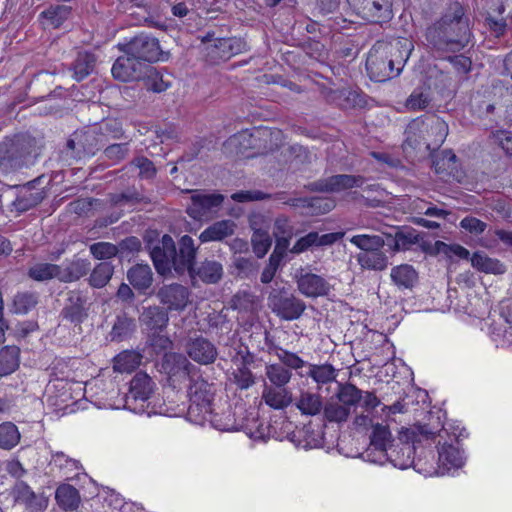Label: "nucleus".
<instances>
[{
    "mask_svg": "<svg viewBox=\"0 0 512 512\" xmlns=\"http://www.w3.org/2000/svg\"><path fill=\"white\" fill-rule=\"evenodd\" d=\"M135 331L133 322H114L108 335L110 341L121 342L128 339Z\"/></svg>",
    "mask_w": 512,
    "mask_h": 512,
    "instance_id": "6e6d98bb",
    "label": "nucleus"
},
{
    "mask_svg": "<svg viewBox=\"0 0 512 512\" xmlns=\"http://www.w3.org/2000/svg\"><path fill=\"white\" fill-rule=\"evenodd\" d=\"M55 499L59 507L65 511L77 510L81 504L79 491L70 484H61L55 491Z\"/></svg>",
    "mask_w": 512,
    "mask_h": 512,
    "instance_id": "b1692460",
    "label": "nucleus"
},
{
    "mask_svg": "<svg viewBox=\"0 0 512 512\" xmlns=\"http://www.w3.org/2000/svg\"><path fill=\"white\" fill-rule=\"evenodd\" d=\"M253 251L257 257L262 258L271 247L272 240L269 232H254L251 238Z\"/></svg>",
    "mask_w": 512,
    "mask_h": 512,
    "instance_id": "5fc2aeb1",
    "label": "nucleus"
},
{
    "mask_svg": "<svg viewBox=\"0 0 512 512\" xmlns=\"http://www.w3.org/2000/svg\"><path fill=\"white\" fill-rule=\"evenodd\" d=\"M438 455L439 473L441 474L452 468L459 469L464 464L463 451L453 444H447L446 442L441 444L438 441Z\"/></svg>",
    "mask_w": 512,
    "mask_h": 512,
    "instance_id": "a211bd4d",
    "label": "nucleus"
},
{
    "mask_svg": "<svg viewBox=\"0 0 512 512\" xmlns=\"http://www.w3.org/2000/svg\"><path fill=\"white\" fill-rule=\"evenodd\" d=\"M297 286L303 295L311 298L326 296L331 290V285L325 278L310 272L300 273Z\"/></svg>",
    "mask_w": 512,
    "mask_h": 512,
    "instance_id": "4468645a",
    "label": "nucleus"
},
{
    "mask_svg": "<svg viewBox=\"0 0 512 512\" xmlns=\"http://www.w3.org/2000/svg\"><path fill=\"white\" fill-rule=\"evenodd\" d=\"M91 254L99 260L110 259L118 253L116 245L108 242H98L90 246Z\"/></svg>",
    "mask_w": 512,
    "mask_h": 512,
    "instance_id": "bf43d9fd",
    "label": "nucleus"
},
{
    "mask_svg": "<svg viewBox=\"0 0 512 512\" xmlns=\"http://www.w3.org/2000/svg\"><path fill=\"white\" fill-rule=\"evenodd\" d=\"M431 91L429 87H417L406 99L405 107L409 111L424 110L430 104Z\"/></svg>",
    "mask_w": 512,
    "mask_h": 512,
    "instance_id": "4c0bfd02",
    "label": "nucleus"
},
{
    "mask_svg": "<svg viewBox=\"0 0 512 512\" xmlns=\"http://www.w3.org/2000/svg\"><path fill=\"white\" fill-rule=\"evenodd\" d=\"M339 104L344 109H350L364 104V98L357 90L344 89L340 92Z\"/></svg>",
    "mask_w": 512,
    "mask_h": 512,
    "instance_id": "13d9d810",
    "label": "nucleus"
},
{
    "mask_svg": "<svg viewBox=\"0 0 512 512\" xmlns=\"http://www.w3.org/2000/svg\"><path fill=\"white\" fill-rule=\"evenodd\" d=\"M60 265L51 263H36L30 267L28 275L35 281L59 280Z\"/></svg>",
    "mask_w": 512,
    "mask_h": 512,
    "instance_id": "a19ab883",
    "label": "nucleus"
},
{
    "mask_svg": "<svg viewBox=\"0 0 512 512\" xmlns=\"http://www.w3.org/2000/svg\"><path fill=\"white\" fill-rule=\"evenodd\" d=\"M396 441L397 439L392 438L391 431L387 425L377 423L373 425L370 443L364 452V457L369 462L382 465L387 462L390 444Z\"/></svg>",
    "mask_w": 512,
    "mask_h": 512,
    "instance_id": "9d476101",
    "label": "nucleus"
},
{
    "mask_svg": "<svg viewBox=\"0 0 512 512\" xmlns=\"http://www.w3.org/2000/svg\"><path fill=\"white\" fill-rule=\"evenodd\" d=\"M265 376L270 382L269 386L285 388L292 377V373L281 364H268L265 367Z\"/></svg>",
    "mask_w": 512,
    "mask_h": 512,
    "instance_id": "e433bc0d",
    "label": "nucleus"
},
{
    "mask_svg": "<svg viewBox=\"0 0 512 512\" xmlns=\"http://www.w3.org/2000/svg\"><path fill=\"white\" fill-rule=\"evenodd\" d=\"M191 204L187 207L188 215L194 220H210L223 203L224 196L220 193H207L201 190H189Z\"/></svg>",
    "mask_w": 512,
    "mask_h": 512,
    "instance_id": "1a4fd4ad",
    "label": "nucleus"
},
{
    "mask_svg": "<svg viewBox=\"0 0 512 512\" xmlns=\"http://www.w3.org/2000/svg\"><path fill=\"white\" fill-rule=\"evenodd\" d=\"M344 236L343 232H332L319 235L317 232H310L297 240L291 248V253L299 254L312 247L330 246Z\"/></svg>",
    "mask_w": 512,
    "mask_h": 512,
    "instance_id": "dca6fc26",
    "label": "nucleus"
},
{
    "mask_svg": "<svg viewBox=\"0 0 512 512\" xmlns=\"http://www.w3.org/2000/svg\"><path fill=\"white\" fill-rule=\"evenodd\" d=\"M90 269L87 260L76 259L63 266H60L59 281L74 282L86 275Z\"/></svg>",
    "mask_w": 512,
    "mask_h": 512,
    "instance_id": "c85d7f7f",
    "label": "nucleus"
},
{
    "mask_svg": "<svg viewBox=\"0 0 512 512\" xmlns=\"http://www.w3.org/2000/svg\"><path fill=\"white\" fill-rule=\"evenodd\" d=\"M419 242V234L412 228L402 229L394 236V250H409Z\"/></svg>",
    "mask_w": 512,
    "mask_h": 512,
    "instance_id": "8fccbe9b",
    "label": "nucleus"
},
{
    "mask_svg": "<svg viewBox=\"0 0 512 512\" xmlns=\"http://www.w3.org/2000/svg\"><path fill=\"white\" fill-rule=\"evenodd\" d=\"M125 53L132 55L146 64L168 59V53L162 51L157 38L141 33L125 45Z\"/></svg>",
    "mask_w": 512,
    "mask_h": 512,
    "instance_id": "6e6552de",
    "label": "nucleus"
},
{
    "mask_svg": "<svg viewBox=\"0 0 512 512\" xmlns=\"http://www.w3.org/2000/svg\"><path fill=\"white\" fill-rule=\"evenodd\" d=\"M233 382L239 389H248L255 383V377L249 367L241 365L233 373Z\"/></svg>",
    "mask_w": 512,
    "mask_h": 512,
    "instance_id": "4d7b16f0",
    "label": "nucleus"
},
{
    "mask_svg": "<svg viewBox=\"0 0 512 512\" xmlns=\"http://www.w3.org/2000/svg\"><path fill=\"white\" fill-rule=\"evenodd\" d=\"M13 495L15 501L22 502L28 507H32L36 500V494L24 481L16 482L13 488Z\"/></svg>",
    "mask_w": 512,
    "mask_h": 512,
    "instance_id": "864d4df0",
    "label": "nucleus"
},
{
    "mask_svg": "<svg viewBox=\"0 0 512 512\" xmlns=\"http://www.w3.org/2000/svg\"><path fill=\"white\" fill-rule=\"evenodd\" d=\"M448 135V125L437 116L417 117L405 130L403 148L416 149L425 146L428 150L440 147Z\"/></svg>",
    "mask_w": 512,
    "mask_h": 512,
    "instance_id": "39448f33",
    "label": "nucleus"
},
{
    "mask_svg": "<svg viewBox=\"0 0 512 512\" xmlns=\"http://www.w3.org/2000/svg\"><path fill=\"white\" fill-rule=\"evenodd\" d=\"M186 351L191 359L204 365L213 363L217 357L216 347L203 337L190 338Z\"/></svg>",
    "mask_w": 512,
    "mask_h": 512,
    "instance_id": "2eb2a0df",
    "label": "nucleus"
},
{
    "mask_svg": "<svg viewBox=\"0 0 512 512\" xmlns=\"http://www.w3.org/2000/svg\"><path fill=\"white\" fill-rule=\"evenodd\" d=\"M228 145L239 151L245 150L252 145V135L248 130L241 131L229 138Z\"/></svg>",
    "mask_w": 512,
    "mask_h": 512,
    "instance_id": "69168bd1",
    "label": "nucleus"
},
{
    "mask_svg": "<svg viewBox=\"0 0 512 512\" xmlns=\"http://www.w3.org/2000/svg\"><path fill=\"white\" fill-rule=\"evenodd\" d=\"M289 204L294 207L306 208L308 209L307 213L312 215L325 214L334 208V202L323 197L291 199Z\"/></svg>",
    "mask_w": 512,
    "mask_h": 512,
    "instance_id": "393cba45",
    "label": "nucleus"
},
{
    "mask_svg": "<svg viewBox=\"0 0 512 512\" xmlns=\"http://www.w3.org/2000/svg\"><path fill=\"white\" fill-rule=\"evenodd\" d=\"M198 275L206 283H216L223 275V267L217 261H205L199 267Z\"/></svg>",
    "mask_w": 512,
    "mask_h": 512,
    "instance_id": "09e8293b",
    "label": "nucleus"
},
{
    "mask_svg": "<svg viewBox=\"0 0 512 512\" xmlns=\"http://www.w3.org/2000/svg\"><path fill=\"white\" fill-rule=\"evenodd\" d=\"M155 383L145 372L136 373L130 381V388L125 396V408L134 413H145L149 407L148 400L154 391Z\"/></svg>",
    "mask_w": 512,
    "mask_h": 512,
    "instance_id": "0eeeda50",
    "label": "nucleus"
},
{
    "mask_svg": "<svg viewBox=\"0 0 512 512\" xmlns=\"http://www.w3.org/2000/svg\"><path fill=\"white\" fill-rule=\"evenodd\" d=\"M472 266L480 272L500 275L505 273L506 267L498 259L491 258L482 252H475L471 257Z\"/></svg>",
    "mask_w": 512,
    "mask_h": 512,
    "instance_id": "c756f323",
    "label": "nucleus"
},
{
    "mask_svg": "<svg viewBox=\"0 0 512 512\" xmlns=\"http://www.w3.org/2000/svg\"><path fill=\"white\" fill-rule=\"evenodd\" d=\"M95 65V57L88 52H79L73 64V77L77 81L86 78L92 71Z\"/></svg>",
    "mask_w": 512,
    "mask_h": 512,
    "instance_id": "ea45409f",
    "label": "nucleus"
},
{
    "mask_svg": "<svg viewBox=\"0 0 512 512\" xmlns=\"http://www.w3.org/2000/svg\"><path fill=\"white\" fill-rule=\"evenodd\" d=\"M52 462L60 469H67L68 472H75L82 467L78 460L66 456L61 451L52 454Z\"/></svg>",
    "mask_w": 512,
    "mask_h": 512,
    "instance_id": "680f3d73",
    "label": "nucleus"
},
{
    "mask_svg": "<svg viewBox=\"0 0 512 512\" xmlns=\"http://www.w3.org/2000/svg\"><path fill=\"white\" fill-rule=\"evenodd\" d=\"M426 39L437 52H456L469 42L470 30L459 3L449 6L443 16L427 29Z\"/></svg>",
    "mask_w": 512,
    "mask_h": 512,
    "instance_id": "f257e3e1",
    "label": "nucleus"
},
{
    "mask_svg": "<svg viewBox=\"0 0 512 512\" xmlns=\"http://www.w3.org/2000/svg\"><path fill=\"white\" fill-rule=\"evenodd\" d=\"M443 426L438 422L437 426L421 424L408 429L402 427L398 433L396 442H392L387 453V462L399 469H407L414 463V444L422 441L443 438ZM445 434H448L445 431Z\"/></svg>",
    "mask_w": 512,
    "mask_h": 512,
    "instance_id": "20e7f679",
    "label": "nucleus"
},
{
    "mask_svg": "<svg viewBox=\"0 0 512 512\" xmlns=\"http://www.w3.org/2000/svg\"><path fill=\"white\" fill-rule=\"evenodd\" d=\"M459 225L465 231L475 235L482 234L487 228V224L485 222L473 216L463 218Z\"/></svg>",
    "mask_w": 512,
    "mask_h": 512,
    "instance_id": "0e129e2a",
    "label": "nucleus"
},
{
    "mask_svg": "<svg viewBox=\"0 0 512 512\" xmlns=\"http://www.w3.org/2000/svg\"><path fill=\"white\" fill-rule=\"evenodd\" d=\"M142 358L143 356L139 352L123 351L114 358L113 369L120 373H129L141 364Z\"/></svg>",
    "mask_w": 512,
    "mask_h": 512,
    "instance_id": "72a5a7b5",
    "label": "nucleus"
},
{
    "mask_svg": "<svg viewBox=\"0 0 512 512\" xmlns=\"http://www.w3.org/2000/svg\"><path fill=\"white\" fill-rule=\"evenodd\" d=\"M262 399L269 407L280 410L291 404L292 395L286 388L272 387L265 383L262 391Z\"/></svg>",
    "mask_w": 512,
    "mask_h": 512,
    "instance_id": "5701e85b",
    "label": "nucleus"
},
{
    "mask_svg": "<svg viewBox=\"0 0 512 512\" xmlns=\"http://www.w3.org/2000/svg\"><path fill=\"white\" fill-rule=\"evenodd\" d=\"M20 349L17 346H5L0 350V377L8 376L19 368Z\"/></svg>",
    "mask_w": 512,
    "mask_h": 512,
    "instance_id": "7c9ffc66",
    "label": "nucleus"
},
{
    "mask_svg": "<svg viewBox=\"0 0 512 512\" xmlns=\"http://www.w3.org/2000/svg\"><path fill=\"white\" fill-rule=\"evenodd\" d=\"M414 46L405 38H398L390 43H377L369 52L366 68L370 77L383 82L398 76L410 57Z\"/></svg>",
    "mask_w": 512,
    "mask_h": 512,
    "instance_id": "f03ea898",
    "label": "nucleus"
},
{
    "mask_svg": "<svg viewBox=\"0 0 512 512\" xmlns=\"http://www.w3.org/2000/svg\"><path fill=\"white\" fill-rule=\"evenodd\" d=\"M238 40L232 38L218 39L214 45L215 49L219 50L218 56L223 59H228L231 55L238 53L239 49L235 48Z\"/></svg>",
    "mask_w": 512,
    "mask_h": 512,
    "instance_id": "e2e57ef3",
    "label": "nucleus"
},
{
    "mask_svg": "<svg viewBox=\"0 0 512 512\" xmlns=\"http://www.w3.org/2000/svg\"><path fill=\"white\" fill-rule=\"evenodd\" d=\"M20 441L18 428L12 422L0 424V448L10 450Z\"/></svg>",
    "mask_w": 512,
    "mask_h": 512,
    "instance_id": "a18cd8bd",
    "label": "nucleus"
},
{
    "mask_svg": "<svg viewBox=\"0 0 512 512\" xmlns=\"http://www.w3.org/2000/svg\"><path fill=\"white\" fill-rule=\"evenodd\" d=\"M44 198L43 192L25 189L13 202V206L19 212H24L39 204Z\"/></svg>",
    "mask_w": 512,
    "mask_h": 512,
    "instance_id": "49530a36",
    "label": "nucleus"
},
{
    "mask_svg": "<svg viewBox=\"0 0 512 512\" xmlns=\"http://www.w3.org/2000/svg\"><path fill=\"white\" fill-rule=\"evenodd\" d=\"M269 306L276 312L277 316L284 320H295L305 310L304 303L295 297H284L281 291L274 290L270 293Z\"/></svg>",
    "mask_w": 512,
    "mask_h": 512,
    "instance_id": "f8f14e48",
    "label": "nucleus"
},
{
    "mask_svg": "<svg viewBox=\"0 0 512 512\" xmlns=\"http://www.w3.org/2000/svg\"><path fill=\"white\" fill-rule=\"evenodd\" d=\"M434 248L437 253L444 254L449 258L458 257L460 259H468L470 256L469 251L459 244H446L442 241H436Z\"/></svg>",
    "mask_w": 512,
    "mask_h": 512,
    "instance_id": "3c124183",
    "label": "nucleus"
},
{
    "mask_svg": "<svg viewBox=\"0 0 512 512\" xmlns=\"http://www.w3.org/2000/svg\"><path fill=\"white\" fill-rule=\"evenodd\" d=\"M236 227V223L230 219L217 221L202 231L199 239L202 243L223 241L234 234Z\"/></svg>",
    "mask_w": 512,
    "mask_h": 512,
    "instance_id": "4be33fe9",
    "label": "nucleus"
},
{
    "mask_svg": "<svg viewBox=\"0 0 512 512\" xmlns=\"http://www.w3.org/2000/svg\"><path fill=\"white\" fill-rule=\"evenodd\" d=\"M392 282L400 289H411L418 280V273L409 264H401L391 269Z\"/></svg>",
    "mask_w": 512,
    "mask_h": 512,
    "instance_id": "a878e982",
    "label": "nucleus"
},
{
    "mask_svg": "<svg viewBox=\"0 0 512 512\" xmlns=\"http://www.w3.org/2000/svg\"><path fill=\"white\" fill-rule=\"evenodd\" d=\"M350 413L351 411L349 410V407L345 406L338 399H331L323 406L324 417L329 422H345Z\"/></svg>",
    "mask_w": 512,
    "mask_h": 512,
    "instance_id": "58836bf2",
    "label": "nucleus"
},
{
    "mask_svg": "<svg viewBox=\"0 0 512 512\" xmlns=\"http://www.w3.org/2000/svg\"><path fill=\"white\" fill-rule=\"evenodd\" d=\"M215 393V385L203 379L198 373L190 379L188 387L190 405L187 414L192 422L202 424L213 413Z\"/></svg>",
    "mask_w": 512,
    "mask_h": 512,
    "instance_id": "423d86ee",
    "label": "nucleus"
},
{
    "mask_svg": "<svg viewBox=\"0 0 512 512\" xmlns=\"http://www.w3.org/2000/svg\"><path fill=\"white\" fill-rule=\"evenodd\" d=\"M494 142L497 143L506 152L512 156V132L497 131L493 134Z\"/></svg>",
    "mask_w": 512,
    "mask_h": 512,
    "instance_id": "774afa93",
    "label": "nucleus"
},
{
    "mask_svg": "<svg viewBox=\"0 0 512 512\" xmlns=\"http://www.w3.org/2000/svg\"><path fill=\"white\" fill-rule=\"evenodd\" d=\"M165 329L166 323L150 328L147 343L156 354L166 352L172 348L173 342L164 334Z\"/></svg>",
    "mask_w": 512,
    "mask_h": 512,
    "instance_id": "2f4dec72",
    "label": "nucleus"
},
{
    "mask_svg": "<svg viewBox=\"0 0 512 512\" xmlns=\"http://www.w3.org/2000/svg\"><path fill=\"white\" fill-rule=\"evenodd\" d=\"M36 304V294L30 292L18 293L13 300V309L16 314H26Z\"/></svg>",
    "mask_w": 512,
    "mask_h": 512,
    "instance_id": "603ef678",
    "label": "nucleus"
},
{
    "mask_svg": "<svg viewBox=\"0 0 512 512\" xmlns=\"http://www.w3.org/2000/svg\"><path fill=\"white\" fill-rule=\"evenodd\" d=\"M147 68V64L126 53L115 61L111 72L115 79L127 82L140 79Z\"/></svg>",
    "mask_w": 512,
    "mask_h": 512,
    "instance_id": "ddd939ff",
    "label": "nucleus"
},
{
    "mask_svg": "<svg viewBox=\"0 0 512 512\" xmlns=\"http://www.w3.org/2000/svg\"><path fill=\"white\" fill-rule=\"evenodd\" d=\"M196 247L193 239L184 235L179 242L177 251L171 236L165 234L155 245L150 246V256L156 271L165 276L174 269L177 274L191 272L196 258Z\"/></svg>",
    "mask_w": 512,
    "mask_h": 512,
    "instance_id": "7ed1b4c3",
    "label": "nucleus"
},
{
    "mask_svg": "<svg viewBox=\"0 0 512 512\" xmlns=\"http://www.w3.org/2000/svg\"><path fill=\"white\" fill-rule=\"evenodd\" d=\"M132 163L139 169V176L142 178L150 179L156 173V169L152 161L145 157H137Z\"/></svg>",
    "mask_w": 512,
    "mask_h": 512,
    "instance_id": "338daca9",
    "label": "nucleus"
},
{
    "mask_svg": "<svg viewBox=\"0 0 512 512\" xmlns=\"http://www.w3.org/2000/svg\"><path fill=\"white\" fill-rule=\"evenodd\" d=\"M266 344L268 346V352L274 353L281 361V365H285L291 369L302 368L305 362L295 353L289 352L283 348L276 346L268 338V333L265 331Z\"/></svg>",
    "mask_w": 512,
    "mask_h": 512,
    "instance_id": "f704fd0d",
    "label": "nucleus"
},
{
    "mask_svg": "<svg viewBox=\"0 0 512 512\" xmlns=\"http://www.w3.org/2000/svg\"><path fill=\"white\" fill-rule=\"evenodd\" d=\"M91 304L80 292H71L63 308V316L68 320H81L89 317Z\"/></svg>",
    "mask_w": 512,
    "mask_h": 512,
    "instance_id": "412c9836",
    "label": "nucleus"
},
{
    "mask_svg": "<svg viewBox=\"0 0 512 512\" xmlns=\"http://www.w3.org/2000/svg\"><path fill=\"white\" fill-rule=\"evenodd\" d=\"M350 242L358 247L361 252L381 250L385 245L383 237L379 235H354L350 238Z\"/></svg>",
    "mask_w": 512,
    "mask_h": 512,
    "instance_id": "c03bdc74",
    "label": "nucleus"
},
{
    "mask_svg": "<svg viewBox=\"0 0 512 512\" xmlns=\"http://www.w3.org/2000/svg\"><path fill=\"white\" fill-rule=\"evenodd\" d=\"M71 8L66 5L50 6L40 13L39 18L43 20L44 28H59L69 17Z\"/></svg>",
    "mask_w": 512,
    "mask_h": 512,
    "instance_id": "bb28decb",
    "label": "nucleus"
},
{
    "mask_svg": "<svg viewBox=\"0 0 512 512\" xmlns=\"http://www.w3.org/2000/svg\"><path fill=\"white\" fill-rule=\"evenodd\" d=\"M322 397L311 392H301L296 402V407L302 414L314 416L323 410Z\"/></svg>",
    "mask_w": 512,
    "mask_h": 512,
    "instance_id": "473e14b6",
    "label": "nucleus"
},
{
    "mask_svg": "<svg viewBox=\"0 0 512 512\" xmlns=\"http://www.w3.org/2000/svg\"><path fill=\"white\" fill-rule=\"evenodd\" d=\"M114 268L108 262L98 264L90 275V285L95 288L104 287L113 275Z\"/></svg>",
    "mask_w": 512,
    "mask_h": 512,
    "instance_id": "de8ad7c7",
    "label": "nucleus"
},
{
    "mask_svg": "<svg viewBox=\"0 0 512 512\" xmlns=\"http://www.w3.org/2000/svg\"><path fill=\"white\" fill-rule=\"evenodd\" d=\"M160 302L170 310L183 309L188 301L187 289L179 284L162 287L158 292Z\"/></svg>",
    "mask_w": 512,
    "mask_h": 512,
    "instance_id": "aec40b11",
    "label": "nucleus"
},
{
    "mask_svg": "<svg viewBox=\"0 0 512 512\" xmlns=\"http://www.w3.org/2000/svg\"><path fill=\"white\" fill-rule=\"evenodd\" d=\"M364 183L361 176L335 175L314 183L315 189L323 192H340L345 189L360 187Z\"/></svg>",
    "mask_w": 512,
    "mask_h": 512,
    "instance_id": "6ab92c4d",
    "label": "nucleus"
},
{
    "mask_svg": "<svg viewBox=\"0 0 512 512\" xmlns=\"http://www.w3.org/2000/svg\"><path fill=\"white\" fill-rule=\"evenodd\" d=\"M161 368L171 381L190 380L197 374V367L179 353H165Z\"/></svg>",
    "mask_w": 512,
    "mask_h": 512,
    "instance_id": "9b49d317",
    "label": "nucleus"
},
{
    "mask_svg": "<svg viewBox=\"0 0 512 512\" xmlns=\"http://www.w3.org/2000/svg\"><path fill=\"white\" fill-rule=\"evenodd\" d=\"M336 398L345 406L349 407V410L351 411L352 407L361 403L362 390L351 383L340 384L336 393Z\"/></svg>",
    "mask_w": 512,
    "mask_h": 512,
    "instance_id": "79ce46f5",
    "label": "nucleus"
},
{
    "mask_svg": "<svg viewBox=\"0 0 512 512\" xmlns=\"http://www.w3.org/2000/svg\"><path fill=\"white\" fill-rule=\"evenodd\" d=\"M309 375L318 383H327L335 378L331 365H312Z\"/></svg>",
    "mask_w": 512,
    "mask_h": 512,
    "instance_id": "052dcab7",
    "label": "nucleus"
},
{
    "mask_svg": "<svg viewBox=\"0 0 512 512\" xmlns=\"http://www.w3.org/2000/svg\"><path fill=\"white\" fill-rule=\"evenodd\" d=\"M358 264L362 269L383 271L388 267L387 255L381 250L360 252L356 256Z\"/></svg>",
    "mask_w": 512,
    "mask_h": 512,
    "instance_id": "cd10ccee",
    "label": "nucleus"
},
{
    "mask_svg": "<svg viewBox=\"0 0 512 512\" xmlns=\"http://www.w3.org/2000/svg\"><path fill=\"white\" fill-rule=\"evenodd\" d=\"M391 6L390 0H366L358 13L370 22H386L392 18Z\"/></svg>",
    "mask_w": 512,
    "mask_h": 512,
    "instance_id": "f3484780",
    "label": "nucleus"
},
{
    "mask_svg": "<svg viewBox=\"0 0 512 512\" xmlns=\"http://www.w3.org/2000/svg\"><path fill=\"white\" fill-rule=\"evenodd\" d=\"M273 234L277 241V249L286 250L293 234L292 226L286 217H279L275 220Z\"/></svg>",
    "mask_w": 512,
    "mask_h": 512,
    "instance_id": "37998d69",
    "label": "nucleus"
},
{
    "mask_svg": "<svg viewBox=\"0 0 512 512\" xmlns=\"http://www.w3.org/2000/svg\"><path fill=\"white\" fill-rule=\"evenodd\" d=\"M128 280L137 289H146L152 284V271L147 264H138L128 271Z\"/></svg>",
    "mask_w": 512,
    "mask_h": 512,
    "instance_id": "c9c22d12",
    "label": "nucleus"
}]
</instances>
